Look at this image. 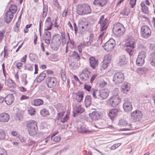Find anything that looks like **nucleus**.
Masks as SVG:
<instances>
[{
  "label": "nucleus",
  "instance_id": "nucleus-1",
  "mask_svg": "<svg viewBox=\"0 0 155 155\" xmlns=\"http://www.w3.org/2000/svg\"><path fill=\"white\" fill-rule=\"evenodd\" d=\"M26 127L29 135L31 136L35 135L38 131L37 124L33 120H30L26 123Z\"/></svg>",
  "mask_w": 155,
  "mask_h": 155
},
{
  "label": "nucleus",
  "instance_id": "nucleus-2",
  "mask_svg": "<svg viewBox=\"0 0 155 155\" xmlns=\"http://www.w3.org/2000/svg\"><path fill=\"white\" fill-rule=\"evenodd\" d=\"M112 31L115 35L119 37L123 35L125 32V29L123 25L117 22L114 25Z\"/></svg>",
  "mask_w": 155,
  "mask_h": 155
},
{
  "label": "nucleus",
  "instance_id": "nucleus-3",
  "mask_svg": "<svg viewBox=\"0 0 155 155\" xmlns=\"http://www.w3.org/2000/svg\"><path fill=\"white\" fill-rule=\"evenodd\" d=\"M91 12L90 6L86 4L78 5L77 8V13L79 15L88 14Z\"/></svg>",
  "mask_w": 155,
  "mask_h": 155
},
{
  "label": "nucleus",
  "instance_id": "nucleus-4",
  "mask_svg": "<svg viewBox=\"0 0 155 155\" xmlns=\"http://www.w3.org/2000/svg\"><path fill=\"white\" fill-rule=\"evenodd\" d=\"M135 40L132 38H129L126 41L125 50L130 55H132L134 52Z\"/></svg>",
  "mask_w": 155,
  "mask_h": 155
},
{
  "label": "nucleus",
  "instance_id": "nucleus-5",
  "mask_svg": "<svg viewBox=\"0 0 155 155\" xmlns=\"http://www.w3.org/2000/svg\"><path fill=\"white\" fill-rule=\"evenodd\" d=\"M142 116L143 114L141 111L139 110H136L131 113L130 119L132 122H136L141 120Z\"/></svg>",
  "mask_w": 155,
  "mask_h": 155
},
{
  "label": "nucleus",
  "instance_id": "nucleus-6",
  "mask_svg": "<svg viewBox=\"0 0 155 155\" xmlns=\"http://www.w3.org/2000/svg\"><path fill=\"white\" fill-rule=\"evenodd\" d=\"M140 34L142 38L147 39L151 36V31L148 26H143L141 28Z\"/></svg>",
  "mask_w": 155,
  "mask_h": 155
},
{
  "label": "nucleus",
  "instance_id": "nucleus-7",
  "mask_svg": "<svg viewBox=\"0 0 155 155\" xmlns=\"http://www.w3.org/2000/svg\"><path fill=\"white\" fill-rule=\"evenodd\" d=\"M115 41L113 38H110L106 42L103 47L104 49L107 51L112 50L115 45Z\"/></svg>",
  "mask_w": 155,
  "mask_h": 155
},
{
  "label": "nucleus",
  "instance_id": "nucleus-8",
  "mask_svg": "<svg viewBox=\"0 0 155 155\" xmlns=\"http://www.w3.org/2000/svg\"><path fill=\"white\" fill-rule=\"evenodd\" d=\"M124 75L122 73L119 72L115 73L113 77V81L116 84L122 83L124 80Z\"/></svg>",
  "mask_w": 155,
  "mask_h": 155
},
{
  "label": "nucleus",
  "instance_id": "nucleus-9",
  "mask_svg": "<svg viewBox=\"0 0 155 155\" xmlns=\"http://www.w3.org/2000/svg\"><path fill=\"white\" fill-rule=\"evenodd\" d=\"M146 56V53L144 51L139 52L136 61L137 65L139 66H142L144 62V58Z\"/></svg>",
  "mask_w": 155,
  "mask_h": 155
},
{
  "label": "nucleus",
  "instance_id": "nucleus-10",
  "mask_svg": "<svg viewBox=\"0 0 155 155\" xmlns=\"http://www.w3.org/2000/svg\"><path fill=\"white\" fill-rule=\"evenodd\" d=\"M109 105L111 107H115L120 103V99L118 95H114L109 99Z\"/></svg>",
  "mask_w": 155,
  "mask_h": 155
},
{
  "label": "nucleus",
  "instance_id": "nucleus-11",
  "mask_svg": "<svg viewBox=\"0 0 155 155\" xmlns=\"http://www.w3.org/2000/svg\"><path fill=\"white\" fill-rule=\"evenodd\" d=\"M57 81L54 77H48L46 80L45 83L49 88L54 87L56 84Z\"/></svg>",
  "mask_w": 155,
  "mask_h": 155
},
{
  "label": "nucleus",
  "instance_id": "nucleus-12",
  "mask_svg": "<svg viewBox=\"0 0 155 155\" xmlns=\"http://www.w3.org/2000/svg\"><path fill=\"white\" fill-rule=\"evenodd\" d=\"M90 72L89 71L88 68L83 69L80 74V78L83 81L87 80L89 78V75Z\"/></svg>",
  "mask_w": 155,
  "mask_h": 155
},
{
  "label": "nucleus",
  "instance_id": "nucleus-13",
  "mask_svg": "<svg viewBox=\"0 0 155 155\" xmlns=\"http://www.w3.org/2000/svg\"><path fill=\"white\" fill-rule=\"evenodd\" d=\"M61 37L60 35L57 34L54 35L51 40V48H53V46L52 45V43H54V40L55 42V44L56 45V48H59L61 45Z\"/></svg>",
  "mask_w": 155,
  "mask_h": 155
},
{
  "label": "nucleus",
  "instance_id": "nucleus-14",
  "mask_svg": "<svg viewBox=\"0 0 155 155\" xmlns=\"http://www.w3.org/2000/svg\"><path fill=\"white\" fill-rule=\"evenodd\" d=\"M119 124L121 126L126 127V128L121 129V130L125 131L130 130L132 128L131 124L127 123V121L124 119L120 120Z\"/></svg>",
  "mask_w": 155,
  "mask_h": 155
},
{
  "label": "nucleus",
  "instance_id": "nucleus-15",
  "mask_svg": "<svg viewBox=\"0 0 155 155\" xmlns=\"http://www.w3.org/2000/svg\"><path fill=\"white\" fill-rule=\"evenodd\" d=\"M89 117L93 120H98L101 116V114L95 110L89 114Z\"/></svg>",
  "mask_w": 155,
  "mask_h": 155
},
{
  "label": "nucleus",
  "instance_id": "nucleus-16",
  "mask_svg": "<svg viewBox=\"0 0 155 155\" xmlns=\"http://www.w3.org/2000/svg\"><path fill=\"white\" fill-rule=\"evenodd\" d=\"M90 66L93 69H95L98 66V61L94 57H91L89 59Z\"/></svg>",
  "mask_w": 155,
  "mask_h": 155
},
{
  "label": "nucleus",
  "instance_id": "nucleus-17",
  "mask_svg": "<svg viewBox=\"0 0 155 155\" xmlns=\"http://www.w3.org/2000/svg\"><path fill=\"white\" fill-rule=\"evenodd\" d=\"M14 97L12 94H8L5 98V101L7 104L11 105L14 101Z\"/></svg>",
  "mask_w": 155,
  "mask_h": 155
},
{
  "label": "nucleus",
  "instance_id": "nucleus-18",
  "mask_svg": "<svg viewBox=\"0 0 155 155\" xmlns=\"http://www.w3.org/2000/svg\"><path fill=\"white\" fill-rule=\"evenodd\" d=\"M46 31L44 34L43 39L46 44H49L51 41V34L50 32L48 31V30Z\"/></svg>",
  "mask_w": 155,
  "mask_h": 155
},
{
  "label": "nucleus",
  "instance_id": "nucleus-19",
  "mask_svg": "<svg viewBox=\"0 0 155 155\" xmlns=\"http://www.w3.org/2000/svg\"><path fill=\"white\" fill-rule=\"evenodd\" d=\"M101 99H105L109 95V91L107 89L103 88L100 90Z\"/></svg>",
  "mask_w": 155,
  "mask_h": 155
},
{
  "label": "nucleus",
  "instance_id": "nucleus-20",
  "mask_svg": "<svg viewBox=\"0 0 155 155\" xmlns=\"http://www.w3.org/2000/svg\"><path fill=\"white\" fill-rule=\"evenodd\" d=\"M119 112V110L117 109H113L110 110L108 114L110 119L112 120H114L115 117L117 114V113Z\"/></svg>",
  "mask_w": 155,
  "mask_h": 155
},
{
  "label": "nucleus",
  "instance_id": "nucleus-21",
  "mask_svg": "<svg viewBox=\"0 0 155 155\" xmlns=\"http://www.w3.org/2000/svg\"><path fill=\"white\" fill-rule=\"evenodd\" d=\"M124 101L123 104V108L125 112H128L132 110V106L130 103L127 100H125Z\"/></svg>",
  "mask_w": 155,
  "mask_h": 155
},
{
  "label": "nucleus",
  "instance_id": "nucleus-22",
  "mask_svg": "<svg viewBox=\"0 0 155 155\" xmlns=\"http://www.w3.org/2000/svg\"><path fill=\"white\" fill-rule=\"evenodd\" d=\"M108 21V19L106 18L105 19V20L102 22H98V24L101 25V31H105L107 28V25Z\"/></svg>",
  "mask_w": 155,
  "mask_h": 155
},
{
  "label": "nucleus",
  "instance_id": "nucleus-23",
  "mask_svg": "<svg viewBox=\"0 0 155 155\" xmlns=\"http://www.w3.org/2000/svg\"><path fill=\"white\" fill-rule=\"evenodd\" d=\"M107 0H95L93 4L95 6L102 7L105 5L107 3Z\"/></svg>",
  "mask_w": 155,
  "mask_h": 155
},
{
  "label": "nucleus",
  "instance_id": "nucleus-24",
  "mask_svg": "<svg viewBox=\"0 0 155 155\" xmlns=\"http://www.w3.org/2000/svg\"><path fill=\"white\" fill-rule=\"evenodd\" d=\"M13 17V15L10 12L7 11L4 17L5 21L7 23H9Z\"/></svg>",
  "mask_w": 155,
  "mask_h": 155
},
{
  "label": "nucleus",
  "instance_id": "nucleus-25",
  "mask_svg": "<svg viewBox=\"0 0 155 155\" xmlns=\"http://www.w3.org/2000/svg\"><path fill=\"white\" fill-rule=\"evenodd\" d=\"M69 56L74 61H78L80 59V55L77 51H74L70 53Z\"/></svg>",
  "mask_w": 155,
  "mask_h": 155
},
{
  "label": "nucleus",
  "instance_id": "nucleus-26",
  "mask_svg": "<svg viewBox=\"0 0 155 155\" xmlns=\"http://www.w3.org/2000/svg\"><path fill=\"white\" fill-rule=\"evenodd\" d=\"M9 119V116L6 113H3L0 114V121L2 122H7Z\"/></svg>",
  "mask_w": 155,
  "mask_h": 155
},
{
  "label": "nucleus",
  "instance_id": "nucleus-27",
  "mask_svg": "<svg viewBox=\"0 0 155 155\" xmlns=\"http://www.w3.org/2000/svg\"><path fill=\"white\" fill-rule=\"evenodd\" d=\"M76 97L75 99L78 102L80 103L83 100L84 97V92L79 91L75 93Z\"/></svg>",
  "mask_w": 155,
  "mask_h": 155
},
{
  "label": "nucleus",
  "instance_id": "nucleus-28",
  "mask_svg": "<svg viewBox=\"0 0 155 155\" xmlns=\"http://www.w3.org/2000/svg\"><path fill=\"white\" fill-rule=\"evenodd\" d=\"M77 129L78 132L80 133L90 134L92 132L91 131L87 130L84 126H81L80 127L78 128Z\"/></svg>",
  "mask_w": 155,
  "mask_h": 155
},
{
  "label": "nucleus",
  "instance_id": "nucleus-29",
  "mask_svg": "<svg viewBox=\"0 0 155 155\" xmlns=\"http://www.w3.org/2000/svg\"><path fill=\"white\" fill-rule=\"evenodd\" d=\"M84 110V108L81 107V105H77L75 108V113L73 116L75 117V114H81L83 112Z\"/></svg>",
  "mask_w": 155,
  "mask_h": 155
},
{
  "label": "nucleus",
  "instance_id": "nucleus-30",
  "mask_svg": "<svg viewBox=\"0 0 155 155\" xmlns=\"http://www.w3.org/2000/svg\"><path fill=\"white\" fill-rule=\"evenodd\" d=\"M126 58L124 55H122L120 57L118 62L119 65L120 66L125 65L127 63Z\"/></svg>",
  "mask_w": 155,
  "mask_h": 155
},
{
  "label": "nucleus",
  "instance_id": "nucleus-31",
  "mask_svg": "<svg viewBox=\"0 0 155 155\" xmlns=\"http://www.w3.org/2000/svg\"><path fill=\"white\" fill-rule=\"evenodd\" d=\"M91 93L93 96V97L94 98H98L101 99L100 97V90L99 91L97 90H94V91H92Z\"/></svg>",
  "mask_w": 155,
  "mask_h": 155
},
{
  "label": "nucleus",
  "instance_id": "nucleus-32",
  "mask_svg": "<svg viewBox=\"0 0 155 155\" xmlns=\"http://www.w3.org/2000/svg\"><path fill=\"white\" fill-rule=\"evenodd\" d=\"M85 106L86 107H88L91 103V97L90 95H87L85 97L84 100Z\"/></svg>",
  "mask_w": 155,
  "mask_h": 155
},
{
  "label": "nucleus",
  "instance_id": "nucleus-33",
  "mask_svg": "<svg viewBox=\"0 0 155 155\" xmlns=\"http://www.w3.org/2000/svg\"><path fill=\"white\" fill-rule=\"evenodd\" d=\"M140 6L143 12L145 14H148L149 13L148 8L145 5V3L142 2L140 3Z\"/></svg>",
  "mask_w": 155,
  "mask_h": 155
},
{
  "label": "nucleus",
  "instance_id": "nucleus-34",
  "mask_svg": "<svg viewBox=\"0 0 155 155\" xmlns=\"http://www.w3.org/2000/svg\"><path fill=\"white\" fill-rule=\"evenodd\" d=\"M151 57L150 59V64L153 66H155V52H152L151 54Z\"/></svg>",
  "mask_w": 155,
  "mask_h": 155
},
{
  "label": "nucleus",
  "instance_id": "nucleus-35",
  "mask_svg": "<svg viewBox=\"0 0 155 155\" xmlns=\"http://www.w3.org/2000/svg\"><path fill=\"white\" fill-rule=\"evenodd\" d=\"M46 23H48V26L47 28L46 29V30H49L51 29L53 25V23L51 21L50 17H48L46 20Z\"/></svg>",
  "mask_w": 155,
  "mask_h": 155
},
{
  "label": "nucleus",
  "instance_id": "nucleus-36",
  "mask_svg": "<svg viewBox=\"0 0 155 155\" xmlns=\"http://www.w3.org/2000/svg\"><path fill=\"white\" fill-rule=\"evenodd\" d=\"M17 9V8L15 5H11L9 8V10L7 12H10L13 15L16 13Z\"/></svg>",
  "mask_w": 155,
  "mask_h": 155
},
{
  "label": "nucleus",
  "instance_id": "nucleus-37",
  "mask_svg": "<svg viewBox=\"0 0 155 155\" xmlns=\"http://www.w3.org/2000/svg\"><path fill=\"white\" fill-rule=\"evenodd\" d=\"M40 114L44 117H46L49 115V111L45 108H44L40 111Z\"/></svg>",
  "mask_w": 155,
  "mask_h": 155
},
{
  "label": "nucleus",
  "instance_id": "nucleus-38",
  "mask_svg": "<svg viewBox=\"0 0 155 155\" xmlns=\"http://www.w3.org/2000/svg\"><path fill=\"white\" fill-rule=\"evenodd\" d=\"M50 137L49 136L46 137L45 139L42 140L39 142V146L42 145H45L46 143L48 142V140L50 139Z\"/></svg>",
  "mask_w": 155,
  "mask_h": 155
},
{
  "label": "nucleus",
  "instance_id": "nucleus-39",
  "mask_svg": "<svg viewBox=\"0 0 155 155\" xmlns=\"http://www.w3.org/2000/svg\"><path fill=\"white\" fill-rule=\"evenodd\" d=\"M79 28L80 32L81 34H83L84 32L86 30V26L85 25H82L81 24L78 25Z\"/></svg>",
  "mask_w": 155,
  "mask_h": 155
},
{
  "label": "nucleus",
  "instance_id": "nucleus-40",
  "mask_svg": "<svg viewBox=\"0 0 155 155\" xmlns=\"http://www.w3.org/2000/svg\"><path fill=\"white\" fill-rule=\"evenodd\" d=\"M45 84H44V85L42 86H40V88H39V93H41V95L43 96L45 95Z\"/></svg>",
  "mask_w": 155,
  "mask_h": 155
},
{
  "label": "nucleus",
  "instance_id": "nucleus-41",
  "mask_svg": "<svg viewBox=\"0 0 155 155\" xmlns=\"http://www.w3.org/2000/svg\"><path fill=\"white\" fill-rule=\"evenodd\" d=\"M130 13V10L127 8H124L120 12V14L123 15L128 16Z\"/></svg>",
  "mask_w": 155,
  "mask_h": 155
},
{
  "label": "nucleus",
  "instance_id": "nucleus-42",
  "mask_svg": "<svg viewBox=\"0 0 155 155\" xmlns=\"http://www.w3.org/2000/svg\"><path fill=\"white\" fill-rule=\"evenodd\" d=\"M111 58V56L110 54H107L105 56L104 61L110 63Z\"/></svg>",
  "mask_w": 155,
  "mask_h": 155
},
{
  "label": "nucleus",
  "instance_id": "nucleus-43",
  "mask_svg": "<svg viewBox=\"0 0 155 155\" xmlns=\"http://www.w3.org/2000/svg\"><path fill=\"white\" fill-rule=\"evenodd\" d=\"M28 112L29 114L31 115H33L35 113V111L34 108L31 107H29L28 109Z\"/></svg>",
  "mask_w": 155,
  "mask_h": 155
},
{
  "label": "nucleus",
  "instance_id": "nucleus-44",
  "mask_svg": "<svg viewBox=\"0 0 155 155\" xmlns=\"http://www.w3.org/2000/svg\"><path fill=\"white\" fill-rule=\"evenodd\" d=\"M60 73L62 80L63 81H65L66 80V76L65 71L62 70Z\"/></svg>",
  "mask_w": 155,
  "mask_h": 155
},
{
  "label": "nucleus",
  "instance_id": "nucleus-45",
  "mask_svg": "<svg viewBox=\"0 0 155 155\" xmlns=\"http://www.w3.org/2000/svg\"><path fill=\"white\" fill-rule=\"evenodd\" d=\"M5 134L3 130L0 127V140L3 139L5 138Z\"/></svg>",
  "mask_w": 155,
  "mask_h": 155
},
{
  "label": "nucleus",
  "instance_id": "nucleus-46",
  "mask_svg": "<svg viewBox=\"0 0 155 155\" xmlns=\"http://www.w3.org/2000/svg\"><path fill=\"white\" fill-rule=\"evenodd\" d=\"M48 11V7L46 6L43 5V7L42 9L43 16V17H45L47 14Z\"/></svg>",
  "mask_w": 155,
  "mask_h": 155
},
{
  "label": "nucleus",
  "instance_id": "nucleus-47",
  "mask_svg": "<svg viewBox=\"0 0 155 155\" xmlns=\"http://www.w3.org/2000/svg\"><path fill=\"white\" fill-rule=\"evenodd\" d=\"M69 115L68 114H66L64 117L63 118L62 117L60 119L61 121L63 123H64L66 122L69 119Z\"/></svg>",
  "mask_w": 155,
  "mask_h": 155
},
{
  "label": "nucleus",
  "instance_id": "nucleus-48",
  "mask_svg": "<svg viewBox=\"0 0 155 155\" xmlns=\"http://www.w3.org/2000/svg\"><path fill=\"white\" fill-rule=\"evenodd\" d=\"M122 90L127 91H128L129 90V87L128 86V84L127 83H125L123 84L122 87Z\"/></svg>",
  "mask_w": 155,
  "mask_h": 155
},
{
  "label": "nucleus",
  "instance_id": "nucleus-49",
  "mask_svg": "<svg viewBox=\"0 0 155 155\" xmlns=\"http://www.w3.org/2000/svg\"><path fill=\"white\" fill-rule=\"evenodd\" d=\"M64 112H65L64 111H62L59 113H58L57 116V120H60L64 116Z\"/></svg>",
  "mask_w": 155,
  "mask_h": 155
},
{
  "label": "nucleus",
  "instance_id": "nucleus-50",
  "mask_svg": "<svg viewBox=\"0 0 155 155\" xmlns=\"http://www.w3.org/2000/svg\"><path fill=\"white\" fill-rule=\"evenodd\" d=\"M69 67L71 69L75 70L77 68V65L74 62L69 64Z\"/></svg>",
  "mask_w": 155,
  "mask_h": 155
},
{
  "label": "nucleus",
  "instance_id": "nucleus-51",
  "mask_svg": "<svg viewBox=\"0 0 155 155\" xmlns=\"http://www.w3.org/2000/svg\"><path fill=\"white\" fill-rule=\"evenodd\" d=\"M25 69L29 71H32L33 70L32 65L30 64H28L25 65Z\"/></svg>",
  "mask_w": 155,
  "mask_h": 155
},
{
  "label": "nucleus",
  "instance_id": "nucleus-52",
  "mask_svg": "<svg viewBox=\"0 0 155 155\" xmlns=\"http://www.w3.org/2000/svg\"><path fill=\"white\" fill-rule=\"evenodd\" d=\"M109 64V63L104 61L102 63V65L101 66V68L103 70L107 68Z\"/></svg>",
  "mask_w": 155,
  "mask_h": 155
},
{
  "label": "nucleus",
  "instance_id": "nucleus-53",
  "mask_svg": "<svg viewBox=\"0 0 155 155\" xmlns=\"http://www.w3.org/2000/svg\"><path fill=\"white\" fill-rule=\"evenodd\" d=\"M102 33L99 36V38L97 41V42H100V44L101 45L102 43V37L104 35V33L105 31H102Z\"/></svg>",
  "mask_w": 155,
  "mask_h": 155
},
{
  "label": "nucleus",
  "instance_id": "nucleus-54",
  "mask_svg": "<svg viewBox=\"0 0 155 155\" xmlns=\"http://www.w3.org/2000/svg\"><path fill=\"white\" fill-rule=\"evenodd\" d=\"M53 5L58 8H60V6L58 0H53Z\"/></svg>",
  "mask_w": 155,
  "mask_h": 155
},
{
  "label": "nucleus",
  "instance_id": "nucleus-55",
  "mask_svg": "<svg viewBox=\"0 0 155 155\" xmlns=\"http://www.w3.org/2000/svg\"><path fill=\"white\" fill-rule=\"evenodd\" d=\"M129 4L132 8H133L135 5L137 0H130Z\"/></svg>",
  "mask_w": 155,
  "mask_h": 155
},
{
  "label": "nucleus",
  "instance_id": "nucleus-56",
  "mask_svg": "<svg viewBox=\"0 0 155 155\" xmlns=\"http://www.w3.org/2000/svg\"><path fill=\"white\" fill-rule=\"evenodd\" d=\"M46 76L45 73H43L39 75V82L42 81L45 78Z\"/></svg>",
  "mask_w": 155,
  "mask_h": 155
},
{
  "label": "nucleus",
  "instance_id": "nucleus-57",
  "mask_svg": "<svg viewBox=\"0 0 155 155\" xmlns=\"http://www.w3.org/2000/svg\"><path fill=\"white\" fill-rule=\"evenodd\" d=\"M78 49L79 53H81L82 51V49L84 48L83 45L81 43L78 46Z\"/></svg>",
  "mask_w": 155,
  "mask_h": 155
},
{
  "label": "nucleus",
  "instance_id": "nucleus-58",
  "mask_svg": "<svg viewBox=\"0 0 155 155\" xmlns=\"http://www.w3.org/2000/svg\"><path fill=\"white\" fill-rule=\"evenodd\" d=\"M31 104L35 106H39V99H35L31 102Z\"/></svg>",
  "mask_w": 155,
  "mask_h": 155
},
{
  "label": "nucleus",
  "instance_id": "nucleus-59",
  "mask_svg": "<svg viewBox=\"0 0 155 155\" xmlns=\"http://www.w3.org/2000/svg\"><path fill=\"white\" fill-rule=\"evenodd\" d=\"M5 150L0 147V155H7Z\"/></svg>",
  "mask_w": 155,
  "mask_h": 155
},
{
  "label": "nucleus",
  "instance_id": "nucleus-60",
  "mask_svg": "<svg viewBox=\"0 0 155 155\" xmlns=\"http://www.w3.org/2000/svg\"><path fill=\"white\" fill-rule=\"evenodd\" d=\"M18 22H16L15 25L14 26V31L15 32H18L19 30V24H18Z\"/></svg>",
  "mask_w": 155,
  "mask_h": 155
},
{
  "label": "nucleus",
  "instance_id": "nucleus-61",
  "mask_svg": "<svg viewBox=\"0 0 155 155\" xmlns=\"http://www.w3.org/2000/svg\"><path fill=\"white\" fill-rule=\"evenodd\" d=\"M91 43H92V42L90 41L86 42H84L83 43H82L84 47L85 46H88L91 45Z\"/></svg>",
  "mask_w": 155,
  "mask_h": 155
},
{
  "label": "nucleus",
  "instance_id": "nucleus-62",
  "mask_svg": "<svg viewBox=\"0 0 155 155\" xmlns=\"http://www.w3.org/2000/svg\"><path fill=\"white\" fill-rule=\"evenodd\" d=\"M120 145V143L115 144L111 147V149L112 150H115L118 148Z\"/></svg>",
  "mask_w": 155,
  "mask_h": 155
},
{
  "label": "nucleus",
  "instance_id": "nucleus-63",
  "mask_svg": "<svg viewBox=\"0 0 155 155\" xmlns=\"http://www.w3.org/2000/svg\"><path fill=\"white\" fill-rule=\"evenodd\" d=\"M61 139V137L59 136H56L54 137L53 140L55 142H58Z\"/></svg>",
  "mask_w": 155,
  "mask_h": 155
},
{
  "label": "nucleus",
  "instance_id": "nucleus-64",
  "mask_svg": "<svg viewBox=\"0 0 155 155\" xmlns=\"http://www.w3.org/2000/svg\"><path fill=\"white\" fill-rule=\"evenodd\" d=\"M84 88L88 91H90L91 86L90 85H88L87 84H85L84 85Z\"/></svg>",
  "mask_w": 155,
  "mask_h": 155
}]
</instances>
